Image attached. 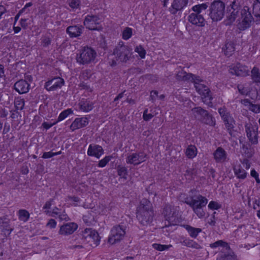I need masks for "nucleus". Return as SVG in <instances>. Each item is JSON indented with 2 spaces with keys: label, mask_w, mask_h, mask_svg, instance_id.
I'll return each mask as SVG.
<instances>
[{
  "label": "nucleus",
  "mask_w": 260,
  "mask_h": 260,
  "mask_svg": "<svg viewBox=\"0 0 260 260\" xmlns=\"http://www.w3.org/2000/svg\"><path fill=\"white\" fill-rule=\"evenodd\" d=\"M153 215V210L150 202L145 199L142 200L138 207V220L142 225H146L152 221Z\"/></svg>",
  "instance_id": "f257e3e1"
},
{
  "label": "nucleus",
  "mask_w": 260,
  "mask_h": 260,
  "mask_svg": "<svg viewBox=\"0 0 260 260\" xmlns=\"http://www.w3.org/2000/svg\"><path fill=\"white\" fill-rule=\"evenodd\" d=\"M204 82L203 79L197 76H196L192 81L197 91L202 95L203 102L209 105L212 103V96L209 88L203 83Z\"/></svg>",
  "instance_id": "f03ea898"
},
{
  "label": "nucleus",
  "mask_w": 260,
  "mask_h": 260,
  "mask_svg": "<svg viewBox=\"0 0 260 260\" xmlns=\"http://www.w3.org/2000/svg\"><path fill=\"white\" fill-rule=\"evenodd\" d=\"M225 4L220 0L213 1L209 8V16L213 21L221 20L224 15Z\"/></svg>",
  "instance_id": "7ed1b4c3"
},
{
  "label": "nucleus",
  "mask_w": 260,
  "mask_h": 260,
  "mask_svg": "<svg viewBox=\"0 0 260 260\" xmlns=\"http://www.w3.org/2000/svg\"><path fill=\"white\" fill-rule=\"evenodd\" d=\"M96 56L94 50L90 47H84L77 54L76 59L80 64H87L93 62Z\"/></svg>",
  "instance_id": "20e7f679"
},
{
  "label": "nucleus",
  "mask_w": 260,
  "mask_h": 260,
  "mask_svg": "<svg viewBox=\"0 0 260 260\" xmlns=\"http://www.w3.org/2000/svg\"><path fill=\"white\" fill-rule=\"evenodd\" d=\"M210 246L212 248L219 246L222 247L220 256L216 260H235L236 258V255L231 250L228 243L222 240H218L211 243L210 244Z\"/></svg>",
  "instance_id": "39448f33"
},
{
  "label": "nucleus",
  "mask_w": 260,
  "mask_h": 260,
  "mask_svg": "<svg viewBox=\"0 0 260 260\" xmlns=\"http://www.w3.org/2000/svg\"><path fill=\"white\" fill-rule=\"evenodd\" d=\"M126 227L122 224L114 226L111 230V234L108 238V242L114 244L122 240L125 235Z\"/></svg>",
  "instance_id": "423d86ee"
},
{
  "label": "nucleus",
  "mask_w": 260,
  "mask_h": 260,
  "mask_svg": "<svg viewBox=\"0 0 260 260\" xmlns=\"http://www.w3.org/2000/svg\"><path fill=\"white\" fill-rule=\"evenodd\" d=\"M132 50V49L128 46L124 45L123 44H119L114 50L113 54L117 60L126 62L131 57Z\"/></svg>",
  "instance_id": "0eeeda50"
},
{
  "label": "nucleus",
  "mask_w": 260,
  "mask_h": 260,
  "mask_svg": "<svg viewBox=\"0 0 260 260\" xmlns=\"http://www.w3.org/2000/svg\"><path fill=\"white\" fill-rule=\"evenodd\" d=\"M226 129L232 135V131L235 127V121L230 112L225 107L220 108L218 110Z\"/></svg>",
  "instance_id": "6e6552de"
},
{
  "label": "nucleus",
  "mask_w": 260,
  "mask_h": 260,
  "mask_svg": "<svg viewBox=\"0 0 260 260\" xmlns=\"http://www.w3.org/2000/svg\"><path fill=\"white\" fill-rule=\"evenodd\" d=\"M241 17L239 19L238 27L240 30H245L250 27L251 22L253 21L248 7H244L241 11Z\"/></svg>",
  "instance_id": "1a4fd4ad"
},
{
  "label": "nucleus",
  "mask_w": 260,
  "mask_h": 260,
  "mask_svg": "<svg viewBox=\"0 0 260 260\" xmlns=\"http://www.w3.org/2000/svg\"><path fill=\"white\" fill-rule=\"evenodd\" d=\"M162 214L168 221V224L166 223V226L175 225L178 222V211L174 206L166 205L164 208Z\"/></svg>",
  "instance_id": "9d476101"
},
{
  "label": "nucleus",
  "mask_w": 260,
  "mask_h": 260,
  "mask_svg": "<svg viewBox=\"0 0 260 260\" xmlns=\"http://www.w3.org/2000/svg\"><path fill=\"white\" fill-rule=\"evenodd\" d=\"M101 20L94 15H87L84 21V25L90 30H101L103 27L101 24Z\"/></svg>",
  "instance_id": "9b49d317"
},
{
  "label": "nucleus",
  "mask_w": 260,
  "mask_h": 260,
  "mask_svg": "<svg viewBox=\"0 0 260 260\" xmlns=\"http://www.w3.org/2000/svg\"><path fill=\"white\" fill-rule=\"evenodd\" d=\"M147 159V155L144 152L139 151L129 154L126 158V162L128 164L137 166L144 162Z\"/></svg>",
  "instance_id": "f8f14e48"
},
{
  "label": "nucleus",
  "mask_w": 260,
  "mask_h": 260,
  "mask_svg": "<svg viewBox=\"0 0 260 260\" xmlns=\"http://www.w3.org/2000/svg\"><path fill=\"white\" fill-rule=\"evenodd\" d=\"M83 236L91 246H96L100 242L98 233L91 229H86Z\"/></svg>",
  "instance_id": "ddd939ff"
},
{
  "label": "nucleus",
  "mask_w": 260,
  "mask_h": 260,
  "mask_svg": "<svg viewBox=\"0 0 260 260\" xmlns=\"http://www.w3.org/2000/svg\"><path fill=\"white\" fill-rule=\"evenodd\" d=\"M230 73L237 76H246L249 74V69L247 67L240 63L232 65L230 67Z\"/></svg>",
  "instance_id": "4468645a"
},
{
  "label": "nucleus",
  "mask_w": 260,
  "mask_h": 260,
  "mask_svg": "<svg viewBox=\"0 0 260 260\" xmlns=\"http://www.w3.org/2000/svg\"><path fill=\"white\" fill-rule=\"evenodd\" d=\"M191 200L186 201L185 203L189 205L192 209L200 207H205L207 204V199L201 196L198 195L191 197Z\"/></svg>",
  "instance_id": "2eb2a0df"
},
{
  "label": "nucleus",
  "mask_w": 260,
  "mask_h": 260,
  "mask_svg": "<svg viewBox=\"0 0 260 260\" xmlns=\"http://www.w3.org/2000/svg\"><path fill=\"white\" fill-rule=\"evenodd\" d=\"M64 84V80L60 77H55L45 83V88L48 91H54L60 88Z\"/></svg>",
  "instance_id": "dca6fc26"
},
{
  "label": "nucleus",
  "mask_w": 260,
  "mask_h": 260,
  "mask_svg": "<svg viewBox=\"0 0 260 260\" xmlns=\"http://www.w3.org/2000/svg\"><path fill=\"white\" fill-rule=\"evenodd\" d=\"M229 14L227 18L230 23L234 22L236 18L239 16V11L241 9L239 3L236 1H233L228 8Z\"/></svg>",
  "instance_id": "f3484780"
},
{
  "label": "nucleus",
  "mask_w": 260,
  "mask_h": 260,
  "mask_svg": "<svg viewBox=\"0 0 260 260\" xmlns=\"http://www.w3.org/2000/svg\"><path fill=\"white\" fill-rule=\"evenodd\" d=\"M245 129L249 141L253 144H256L257 143V132L256 131L257 128L256 126H253L251 124H247L245 125Z\"/></svg>",
  "instance_id": "a211bd4d"
},
{
  "label": "nucleus",
  "mask_w": 260,
  "mask_h": 260,
  "mask_svg": "<svg viewBox=\"0 0 260 260\" xmlns=\"http://www.w3.org/2000/svg\"><path fill=\"white\" fill-rule=\"evenodd\" d=\"M78 228V225L74 222H69L61 225L58 232L61 235L72 234Z\"/></svg>",
  "instance_id": "6ab92c4d"
},
{
  "label": "nucleus",
  "mask_w": 260,
  "mask_h": 260,
  "mask_svg": "<svg viewBox=\"0 0 260 260\" xmlns=\"http://www.w3.org/2000/svg\"><path fill=\"white\" fill-rule=\"evenodd\" d=\"M103 153L104 150L102 146L95 144H90L87 150L88 155L95 156V157L99 158Z\"/></svg>",
  "instance_id": "aec40b11"
},
{
  "label": "nucleus",
  "mask_w": 260,
  "mask_h": 260,
  "mask_svg": "<svg viewBox=\"0 0 260 260\" xmlns=\"http://www.w3.org/2000/svg\"><path fill=\"white\" fill-rule=\"evenodd\" d=\"M88 124V120L85 117L76 118L70 126L72 131L86 126Z\"/></svg>",
  "instance_id": "412c9836"
},
{
  "label": "nucleus",
  "mask_w": 260,
  "mask_h": 260,
  "mask_svg": "<svg viewBox=\"0 0 260 260\" xmlns=\"http://www.w3.org/2000/svg\"><path fill=\"white\" fill-rule=\"evenodd\" d=\"M14 89L19 93H26L29 89V84L24 80H20L14 84Z\"/></svg>",
  "instance_id": "4be33fe9"
},
{
  "label": "nucleus",
  "mask_w": 260,
  "mask_h": 260,
  "mask_svg": "<svg viewBox=\"0 0 260 260\" xmlns=\"http://www.w3.org/2000/svg\"><path fill=\"white\" fill-rule=\"evenodd\" d=\"M188 21L192 24L203 26L205 25L204 17L200 14L191 13L188 16Z\"/></svg>",
  "instance_id": "5701e85b"
},
{
  "label": "nucleus",
  "mask_w": 260,
  "mask_h": 260,
  "mask_svg": "<svg viewBox=\"0 0 260 260\" xmlns=\"http://www.w3.org/2000/svg\"><path fill=\"white\" fill-rule=\"evenodd\" d=\"M214 158L217 162H222L225 161L226 153L221 147H218L213 153Z\"/></svg>",
  "instance_id": "b1692460"
},
{
  "label": "nucleus",
  "mask_w": 260,
  "mask_h": 260,
  "mask_svg": "<svg viewBox=\"0 0 260 260\" xmlns=\"http://www.w3.org/2000/svg\"><path fill=\"white\" fill-rule=\"evenodd\" d=\"M196 75L191 73H187L182 70L179 71L176 74V79L179 81H193Z\"/></svg>",
  "instance_id": "393cba45"
},
{
  "label": "nucleus",
  "mask_w": 260,
  "mask_h": 260,
  "mask_svg": "<svg viewBox=\"0 0 260 260\" xmlns=\"http://www.w3.org/2000/svg\"><path fill=\"white\" fill-rule=\"evenodd\" d=\"M188 0H174L172 4V14H175L178 11L181 10L185 7Z\"/></svg>",
  "instance_id": "a878e982"
},
{
  "label": "nucleus",
  "mask_w": 260,
  "mask_h": 260,
  "mask_svg": "<svg viewBox=\"0 0 260 260\" xmlns=\"http://www.w3.org/2000/svg\"><path fill=\"white\" fill-rule=\"evenodd\" d=\"M80 110L84 112H88L91 111L93 108V104L92 102L87 100L82 99L79 103Z\"/></svg>",
  "instance_id": "bb28decb"
},
{
  "label": "nucleus",
  "mask_w": 260,
  "mask_h": 260,
  "mask_svg": "<svg viewBox=\"0 0 260 260\" xmlns=\"http://www.w3.org/2000/svg\"><path fill=\"white\" fill-rule=\"evenodd\" d=\"M82 26H70L67 28V31L71 37H77L81 35L82 33Z\"/></svg>",
  "instance_id": "cd10ccee"
},
{
  "label": "nucleus",
  "mask_w": 260,
  "mask_h": 260,
  "mask_svg": "<svg viewBox=\"0 0 260 260\" xmlns=\"http://www.w3.org/2000/svg\"><path fill=\"white\" fill-rule=\"evenodd\" d=\"M222 50L226 56H231L235 50L234 44L232 41L226 42L222 48Z\"/></svg>",
  "instance_id": "c85d7f7f"
},
{
  "label": "nucleus",
  "mask_w": 260,
  "mask_h": 260,
  "mask_svg": "<svg viewBox=\"0 0 260 260\" xmlns=\"http://www.w3.org/2000/svg\"><path fill=\"white\" fill-rule=\"evenodd\" d=\"M201 121L207 125L214 126L216 124V120L215 118L207 112V114L204 115L203 117H201Z\"/></svg>",
  "instance_id": "c756f323"
},
{
  "label": "nucleus",
  "mask_w": 260,
  "mask_h": 260,
  "mask_svg": "<svg viewBox=\"0 0 260 260\" xmlns=\"http://www.w3.org/2000/svg\"><path fill=\"white\" fill-rule=\"evenodd\" d=\"M0 230L4 233L5 235H10L12 231L10 228L8 221H4L2 218H0Z\"/></svg>",
  "instance_id": "7c9ffc66"
},
{
  "label": "nucleus",
  "mask_w": 260,
  "mask_h": 260,
  "mask_svg": "<svg viewBox=\"0 0 260 260\" xmlns=\"http://www.w3.org/2000/svg\"><path fill=\"white\" fill-rule=\"evenodd\" d=\"M194 117L201 120V117H203L204 115L207 114V111L204 110L200 107H196L191 110Z\"/></svg>",
  "instance_id": "2f4dec72"
},
{
  "label": "nucleus",
  "mask_w": 260,
  "mask_h": 260,
  "mask_svg": "<svg viewBox=\"0 0 260 260\" xmlns=\"http://www.w3.org/2000/svg\"><path fill=\"white\" fill-rule=\"evenodd\" d=\"M242 153L244 155L245 157L249 158L251 157L253 152L252 149L250 148V145L248 143L242 144Z\"/></svg>",
  "instance_id": "473e14b6"
},
{
  "label": "nucleus",
  "mask_w": 260,
  "mask_h": 260,
  "mask_svg": "<svg viewBox=\"0 0 260 260\" xmlns=\"http://www.w3.org/2000/svg\"><path fill=\"white\" fill-rule=\"evenodd\" d=\"M182 244L183 245L187 246L188 247H190L192 248H194L197 249H199L202 248L201 246L193 240L189 239H185L182 242Z\"/></svg>",
  "instance_id": "72a5a7b5"
},
{
  "label": "nucleus",
  "mask_w": 260,
  "mask_h": 260,
  "mask_svg": "<svg viewBox=\"0 0 260 260\" xmlns=\"http://www.w3.org/2000/svg\"><path fill=\"white\" fill-rule=\"evenodd\" d=\"M186 229L192 238H196L198 234L202 231L200 228H193L190 225H186Z\"/></svg>",
  "instance_id": "f704fd0d"
},
{
  "label": "nucleus",
  "mask_w": 260,
  "mask_h": 260,
  "mask_svg": "<svg viewBox=\"0 0 260 260\" xmlns=\"http://www.w3.org/2000/svg\"><path fill=\"white\" fill-rule=\"evenodd\" d=\"M251 77L254 82L260 83V73L258 68L254 67L251 71Z\"/></svg>",
  "instance_id": "c9c22d12"
},
{
  "label": "nucleus",
  "mask_w": 260,
  "mask_h": 260,
  "mask_svg": "<svg viewBox=\"0 0 260 260\" xmlns=\"http://www.w3.org/2000/svg\"><path fill=\"white\" fill-rule=\"evenodd\" d=\"M19 218L20 220L26 222L28 220L29 217V212L24 209H21L19 210Z\"/></svg>",
  "instance_id": "e433bc0d"
},
{
  "label": "nucleus",
  "mask_w": 260,
  "mask_h": 260,
  "mask_svg": "<svg viewBox=\"0 0 260 260\" xmlns=\"http://www.w3.org/2000/svg\"><path fill=\"white\" fill-rule=\"evenodd\" d=\"M186 154L189 158H193L197 154V149L195 146L190 145L187 148Z\"/></svg>",
  "instance_id": "4c0bfd02"
},
{
  "label": "nucleus",
  "mask_w": 260,
  "mask_h": 260,
  "mask_svg": "<svg viewBox=\"0 0 260 260\" xmlns=\"http://www.w3.org/2000/svg\"><path fill=\"white\" fill-rule=\"evenodd\" d=\"M234 173L237 177L240 179H244L246 177V172L244 169L240 168H235L234 169Z\"/></svg>",
  "instance_id": "58836bf2"
},
{
  "label": "nucleus",
  "mask_w": 260,
  "mask_h": 260,
  "mask_svg": "<svg viewBox=\"0 0 260 260\" xmlns=\"http://www.w3.org/2000/svg\"><path fill=\"white\" fill-rule=\"evenodd\" d=\"M118 175L121 178L125 179H127L126 176L128 174L127 169L126 167L123 166H118L117 167Z\"/></svg>",
  "instance_id": "ea45409f"
},
{
  "label": "nucleus",
  "mask_w": 260,
  "mask_h": 260,
  "mask_svg": "<svg viewBox=\"0 0 260 260\" xmlns=\"http://www.w3.org/2000/svg\"><path fill=\"white\" fill-rule=\"evenodd\" d=\"M252 13L256 18H260V3L254 2L252 6Z\"/></svg>",
  "instance_id": "a19ab883"
},
{
  "label": "nucleus",
  "mask_w": 260,
  "mask_h": 260,
  "mask_svg": "<svg viewBox=\"0 0 260 260\" xmlns=\"http://www.w3.org/2000/svg\"><path fill=\"white\" fill-rule=\"evenodd\" d=\"M208 8V5L206 3L197 5L192 8V10L196 12V14H200L202 10H206Z\"/></svg>",
  "instance_id": "79ce46f5"
},
{
  "label": "nucleus",
  "mask_w": 260,
  "mask_h": 260,
  "mask_svg": "<svg viewBox=\"0 0 260 260\" xmlns=\"http://www.w3.org/2000/svg\"><path fill=\"white\" fill-rule=\"evenodd\" d=\"M24 100L23 99H17L15 101V106L17 110H21L23 109L24 106Z\"/></svg>",
  "instance_id": "37998d69"
},
{
  "label": "nucleus",
  "mask_w": 260,
  "mask_h": 260,
  "mask_svg": "<svg viewBox=\"0 0 260 260\" xmlns=\"http://www.w3.org/2000/svg\"><path fill=\"white\" fill-rule=\"evenodd\" d=\"M73 113L71 109H68L63 111L59 115L57 118V121H60L65 119L69 114Z\"/></svg>",
  "instance_id": "c03bdc74"
},
{
  "label": "nucleus",
  "mask_w": 260,
  "mask_h": 260,
  "mask_svg": "<svg viewBox=\"0 0 260 260\" xmlns=\"http://www.w3.org/2000/svg\"><path fill=\"white\" fill-rule=\"evenodd\" d=\"M152 247L154 249L158 251H164L168 249L170 247H172L171 245H161L160 244L155 243L152 245Z\"/></svg>",
  "instance_id": "a18cd8bd"
},
{
  "label": "nucleus",
  "mask_w": 260,
  "mask_h": 260,
  "mask_svg": "<svg viewBox=\"0 0 260 260\" xmlns=\"http://www.w3.org/2000/svg\"><path fill=\"white\" fill-rule=\"evenodd\" d=\"M112 156H106L103 159L99 161L98 166L99 167L103 168L110 161L112 158Z\"/></svg>",
  "instance_id": "49530a36"
},
{
  "label": "nucleus",
  "mask_w": 260,
  "mask_h": 260,
  "mask_svg": "<svg viewBox=\"0 0 260 260\" xmlns=\"http://www.w3.org/2000/svg\"><path fill=\"white\" fill-rule=\"evenodd\" d=\"M132 35V29L131 28L126 27L124 29L122 33V38L124 40H127L131 37Z\"/></svg>",
  "instance_id": "de8ad7c7"
},
{
  "label": "nucleus",
  "mask_w": 260,
  "mask_h": 260,
  "mask_svg": "<svg viewBox=\"0 0 260 260\" xmlns=\"http://www.w3.org/2000/svg\"><path fill=\"white\" fill-rule=\"evenodd\" d=\"M204 207H197L193 209L194 212L199 218H202L205 216V212L204 211L203 208Z\"/></svg>",
  "instance_id": "09e8293b"
},
{
  "label": "nucleus",
  "mask_w": 260,
  "mask_h": 260,
  "mask_svg": "<svg viewBox=\"0 0 260 260\" xmlns=\"http://www.w3.org/2000/svg\"><path fill=\"white\" fill-rule=\"evenodd\" d=\"M247 103L249 104V109L252 112L257 113L260 112V106L259 105H254L250 103L248 100L246 101Z\"/></svg>",
  "instance_id": "8fccbe9b"
},
{
  "label": "nucleus",
  "mask_w": 260,
  "mask_h": 260,
  "mask_svg": "<svg viewBox=\"0 0 260 260\" xmlns=\"http://www.w3.org/2000/svg\"><path fill=\"white\" fill-rule=\"evenodd\" d=\"M135 50L136 52H137L139 54V55L142 58H144L145 57L146 54V51L142 47V46L139 45L138 46H137L135 48Z\"/></svg>",
  "instance_id": "3c124183"
},
{
  "label": "nucleus",
  "mask_w": 260,
  "mask_h": 260,
  "mask_svg": "<svg viewBox=\"0 0 260 260\" xmlns=\"http://www.w3.org/2000/svg\"><path fill=\"white\" fill-rule=\"evenodd\" d=\"M61 152H58L56 153H53L51 151L49 152H45L43 153L42 157L43 158H51L55 155L60 154Z\"/></svg>",
  "instance_id": "603ef678"
},
{
  "label": "nucleus",
  "mask_w": 260,
  "mask_h": 260,
  "mask_svg": "<svg viewBox=\"0 0 260 260\" xmlns=\"http://www.w3.org/2000/svg\"><path fill=\"white\" fill-rule=\"evenodd\" d=\"M208 207L211 209L217 210L220 208L221 205H220L216 202L211 201L208 205Z\"/></svg>",
  "instance_id": "864d4df0"
},
{
  "label": "nucleus",
  "mask_w": 260,
  "mask_h": 260,
  "mask_svg": "<svg viewBox=\"0 0 260 260\" xmlns=\"http://www.w3.org/2000/svg\"><path fill=\"white\" fill-rule=\"evenodd\" d=\"M80 0H70L69 5L72 8H78Z\"/></svg>",
  "instance_id": "5fc2aeb1"
},
{
  "label": "nucleus",
  "mask_w": 260,
  "mask_h": 260,
  "mask_svg": "<svg viewBox=\"0 0 260 260\" xmlns=\"http://www.w3.org/2000/svg\"><path fill=\"white\" fill-rule=\"evenodd\" d=\"M143 117L144 120L148 121L153 117V115L151 113L148 114V109H146L144 111Z\"/></svg>",
  "instance_id": "6e6d98bb"
},
{
  "label": "nucleus",
  "mask_w": 260,
  "mask_h": 260,
  "mask_svg": "<svg viewBox=\"0 0 260 260\" xmlns=\"http://www.w3.org/2000/svg\"><path fill=\"white\" fill-rule=\"evenodd\" d=\"M7 13V10L6 8L2 5H0V19H3L4 14L6 15Z\"/></svg>",
  "instance_id": "4d7b16f0"
},
{
  "label": "nucleus",
  "mask_w": 260,
  "mask_h": 260,
  "mask_svg": "<svg viewBox=\"0 0 260 260\" xmlns=\"http://www.w3.org/2000/svg\"><path fill=\"white\" fill-rule=\"evenodd\" d=\"M56 222L53 219H50L47 223V226L50 228H54L56 226Z\"/></svg>",
  "instance_id": "13d9d810"
},
{
  "label": "nucleus",
  "mask_w": 260,
  "mask_h": 260,
  "mask_svg": "<svg viewBox=\"0 0 260 260\" xmlns=\"http://www.w3.org/2000/svg\"><path fill=\"white\" fill-rule=\"evenodd\" d=\"M27 20L26 19H21L20 20L21 26L24 29H26L28 26V23L26 22Z\"/></svg>",
  "instance_id": "bf43d9fd"
},
{
  "label": "nucleus",
  "mask_w": 260,
  "mask_h": 260,
  "mask_svg": "<svg viewBox=\"0 0 260 260\" xmlns=\"http://www.w3.org/2000/svg\"><path fill=\"white\" fill-rule=\"evenodd\" d=\"M158 95V92L157 91H152L150 93V99L152 102H154L155 100V96Z\"/></svg>",
  "instance_id": "052dcab7"
},
{
  "label": "nucleus",
  "mask_w": 260,
  "mask_h": 260,
  "mask_svg": "<svg viewBox=\"0 0 260 260\" xmlns=\"http://www.w3.org/2000/svg\"><path fill=\"white\" fill-rule=\"evenodd\" d=\"M50 44V40L49 38H44L43 40V46L46 47Z\"/></svg>",
  "instance_id": "680f3d73"
},
{
  "label": "nucleus",
  "mask_w": 260,
  "mask_h": 260,
  "mask_svg": "<svg viewBox=\"0 0 260 260\" xmlns=\"http://www.w3.org/2000/svg\"><path fill=\"white\" fill-rule=\"evenodd\" d=\"M59 218L60 220L68 221L69 219L68 216L66 214H61L59 215Z\"/></svg>",
  "instance_id": "e2e57ef3"
},
{
  "label": "nucleus",
  "mask_w": 260,
  "mask_h": 260,
  "mask_svg": "<svg viewBox=\"0 0 260 260\" xmlns=\"http://www.w3.org/2000/svg\"><path fill=\"white\" fill-rule=\"evenodd\" d=\"M55 123H52V124H49L47 122H43L42 123V126L43 127L46 129H49L52 126H53Z\"/></svg>",
  "instance_id": "0e129e2a"
},
{
  "label": "nucleus",
  "mask_w": 260,
  "mask_h": 260,
  "mask_svg": "<svg viewBox=\"0 0 260 260\" xmlns=\"http://www.w3.org/2000/svg\"><path fill=\"white\" fill-rule=\"evenodd\" d=\"M242 163L245 166L246 169H249L250 168V166L247 159H244Z\"/></svg>",
  "instance_id": "69168bd1"
},
{
  "label": "nucleus",
  "mask_w": 260,
  "mask_h": 260,
  "mask_svg": "<svg viewBox=\"0 0 260 260\" xmlns=\"http://www.w3.org/2000/svg\"><path fill=\"white\" fill-rule=\"evenodd\" d=\"M32 5V3L30 2V3H27L24 7L23 8H22L20 11H19V13H22L24 11V10H25V9H26L28 7H31V6Z\"/></svg>",
  "instance_id": "338daca9"
},
{
  "label": "nucleus",
  "mask_w": 260,
  "mask_h": 260,
  "mask_svg": "<svg viewBox=\"0 0 260 260\" xmlns=\"http://www.w3.org/2000/svg\"><path fill=\"white\" fill-rule=\"evenodd\" d=\"M70 249H81L83 248V246L81 245H74L70 246Z\"/></svg>",
  "instance_id": "774afa93"
}]
</instances>
